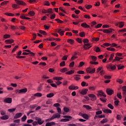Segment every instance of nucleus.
<instances>
[{
    "mask_svg": "<svg viewBox=\"0 0 126 126\" xmlns=\"http://www.w3.org/2000/svg\"><path fill=\"white\" fill-rule=\"evenodd\" d=\"M67 68L64 67L60 70L61 72H65V71H67Z\"/></svg>",
    "mask_w": 126,
    "mask_h": 126,
    "instance_id": "obj_26",
    "label": "nucleus"
},
{
    "mask_svg": "<svg viewBox=\"0 0 126 126\" xmlns=\"http://www.w3.org/2000/svg\"><path fill=\"white\" fill-rule=\"evenodd\" d=\"M74 66V62H72L70 63L69 67H73Z\"/></svg>",
    "mask_w": 126,
    "mask_h": 126,
    "instance_id": "obj_55",
    "label": "nucleus"
},
{
    "mask_svg": "<svg viewBox=\"0 0 126 126\" xmlns=\"http://www.w3.org/2000/svg\"><path fill=\"white\" fill-rule=\"evenodd\" d=\"M55 125H56V123L54 122H48L46 124L45 126H53Z\"/></svg>",
    "mask_w": 126,
    "mask_h": 126,
    "instance_id": "obj_16",
    "label": "nucleus"
},
{
    "mask_svg": "<svg viewBox=\"0 0 126 126\" xmlns=\"http://www.w3.org/2000/svg\"><path fill=\"white\" fill-rule=\"evenodd\" d=\"M98 92L100 94V97L101 96H103V97H107V95H106V94L104 93V92H103V91H99Z\"/></svg>",
    "mask_w": 126,
    "mask_h": 126,
    "instance_id": "obj_20",
    "label": "nucleus"
},
{
    "mask_svg": "<svg viewBox=\"0 0 126 126\" xmlns=\"http://www.w3.org/2000/svg\"><path fill=\"white\" fill-rule=\"evenodd\" d=\"M3 38L4 39H7L8 38H10V35L9 34H5L3 35Z\"/></svg>",
    "mask_w": 126,
    "mask_h": 126,
    "instance_id": "obj_44",
    "label": "nucleus"
},
{
    "mask_svg": "<svg viewBox=\"0 0 126 126\" xmlns=\"http://www.w3.org/2000/svg\"><path fill=\"white\" fill-rule=\"evenodd\" d=\"M16 109L15 108H11V109H9L8 110V112H9L10 113H12V112H14V111H15Z\"/></svg>",
    "mask_w": 126,
    "mask_h": 126,
    "instance_id": "obj_48",
    "label": "nucleus"
},
{
    "mask_svg": "<svg viewBox=\"0 0 126 126\" xmlns=\"http://www.w3.org/2000/svg\"><path fill=\"white\" fill-rule=\"evenodd\" d=\"M102 113V111L100 110V111H96L95 112V114L97 115H101Z\"/></svg>",
    "mask_w": 126,
    "mask_h": 126,
    "instance_id": "obj_60",
    "label": "nucleus"
},
{
    "mask_svg": "<svg viewBox=\"0 0 126 126\" xmlns=\"http://www.w3.org/2000/svg\"><path fill=\"white\" fill-rule=\"evenodd\" d=\"M57 111L60 115L62 114V109H61V108L57 107Z\"/></svg>",
    "mask_w": 126,
    "mask_h": 126,
    "instance_id": "obj_51",
    "label": "nucleus"
},
{
    "mask_svg": "<svg viewBox=\"0 0 126 126\" xmlns=\"http://www.w3.org/2000/svg\"><path fill=\"white\" fill-rule=\"evenodd\" d=\"M119 23V27L120 28H123L124 27V25H125V24L123 22H120Z\"/></svg>",
    "mask_w": 126,
    "mask_h": 126,
    "instance_id": "obj_42",
    "label": "nucleus"
},
{
    "mask_svg": "<svg viewBox=\"0 0 126 126\" xmlns=\"http://www.w3.org/2000/svg\"><path fill=\"white\" fill-rule=\"evenodd\" d=\"M4 14L7 16H14V14L11 13H4Z\"/></svg>",
    "mask_w": 126,
    "mask_h": 126,
    "instance_id": "obj_27",
    "label": "nucleus"
},
{
    "mask_svg": "<svg viewBox=\"0 0 126 126\" xmlns=\"http://www.w3.org/2000/svg\"><path fill=\"white\" fill-rule=\"evenodd\" d=\"M88 96L90 97V98H92V101H95V100L96 99V97L94 94H89Z\"/></svg>",
    "mask_w": 126,
    "mask_h": 126,
    "instance_id": "obj_8",
    "label": "nucleus"
},
{
    "mask_svg": "<svg viewBox=\"0 0 126 126\" xmlns=\"http://www.w3.org/2000/svg\"><path fill=\"white\" fill-rule=\"evenodd\" d=\"M81 26H82V27H84V28H90V26L86 24V23L81 24Z\"/></svg>",
    "mask_w": 126,
    "mask_h": 126,
    "instance_id": "obj_17",
    "label": "nucleus"
},
{
    "mask_svg": "<svg viewBox=\"0 0 126 126\" xmlns=\"http://www.w3.org/2000/svg\"><path fill=\"white\" fill-rule=\"evenodd\" d=\"M55 20V21H57L58 23H61V24L63 23V21L61 20L60 19H56Z\"/></svg>",
    "mask_w": 126,
    "mask_h": 126,
    "instance_id": "obj_38",
    "label": "nucleus"
},
{
    "mask_svg": "<svg viewBox=\"0 0 126 126\" xmlns=\"http://www.w3.org/2000/svg\"><path fill=\"white\" fill-rule=\"evenodd\" d=\"M14 40L13 39H7L5 40V43H8V44H11L12 43H13Z\"/></svg>",
    "mask_w": 126,
    "mask_h": 126,
    "instance_id": "obj_24",
    "label": "nucleus"
},
{
    "mask_svg": "<svg viewBox=\"0 0 126 126\" xmlns=\"http://www.w3.org/2000/svg\"><path fill=\"white\" fill-rule=\"evenodd\" d=\"M54 95H55V94H54V93H50V94H47L46 95V97H47V98H52V97H54Z\"/></svg>",
    "mask_w": 126,
    "mask_h": 126,
    "instance_id": "obj_21",
    "label": "nucleus"
},
{
    "mask_svg": "<svg viewBox=\"0 0 126 126\" xmlns=\"http://www.w3.org/2000/svg\"><path fill=\"white\" fill-rule=\"evenodd\" d=\"M92 46H90V43H85L84 45L83 46V48L84 50H88V49H90Z\"/></svg>",
    "mask_w": 126,
    "mask_h": 126,
    "instance_id": "obj_7",
    "label": "nucleus"
},
{
    "mask_svg": "<svg viewBox=\"0 0 126 126\" xmlns=\"http://www.w3.org/2000/svg\"><path fill=\"white\" fill-rule=\"evenodd\" d=\"M3 102L7 103L8 104H10L12 102V98L11 97L6 98L4 99Z\"/></svg>",
    "mask_w": 126,
    "mask_h": 126,
    "instance_id": "obj_5",
    "label": "nucleus"
},
{
    "mask_svg": "<svg viewBox=\"0 0 126 126\" xmlns=\"http://www.w3.org/2000/svg\"><path fill=\"white\" fill-rule=\"evenodd\" d=\"M85 64V63L84 62H81L80 63H79V67H81V66H83V65H84Z\"/></svg>",
    "mask_w": 126,
    "mask_h": 126,
    "instance_id": "obj_46",
    "label": "nucleus"
},
{
    "mask_svg": "<svg viewBox=\"0 0 126 126\" xmlns=\"http://www.w3.org/2000/svg\"><path fill=\"white\" fill-rule=\"evenodd\" d=\"M63 79V77H54L53 78L54 80H57L58 81L62 80Z\"/></svg>",
    "mask_w": 126,
    "mask_h": 126,
    "instance_id": "obj_22",
    "label": "nucleus"
},
{
    "mask_svg": "<svg viewBox=\"0 0 126 126\" xmlns=\"http://www.w3.org/2000/svg\"><path fill=\"white\" fill-rule=\"evenodd\" d=\"M113 31H114V30L112 29H106V30H103V33H112L113 32Z\"/></svg>",
    "mask_w": 126,
    "mask_h": 126,
    "instance_id": "obj_12",
    "label": "nucleus"
},
{
    "mask_svg": "<svg viewBox=\"0 0 126 126\" xmlns=\"http://www.w3.org/2000/svg\"><path fill=\"white\" fill-rule=\"evenodd\" d=\"M81 116L84 119H85L86 120H88L89 119V116H88V115L86 114H81Z\"/></svg>",
    "mask_w": 126,
    "mask_h": 126,
    "instance_id": "obj_18",
    "label": "nucleus"
},
{
    "mask_svg": "<svg viewBox=\"0 0 126 126\" xmlns=\"http://www.w3.org/2000/svg\"><path fill=\"white\" fill-rule=\"evenodd\" d=\"M94 50L96 53H98V52L100 51V48H99V47H96L95 48H95H94Z\"/></svg>",
    "mask_w": 126,
    "mask_h": 126,
    "instance_id": "obj_62",
    "label": "nucleus"
},
{
    "mask_svg": "<svg viewBox=\"0 0 126 126\" xmlns=\"http://www.w3.org/2000/svg\"><path fill=\"white\" fill-rule=\"evenodd\" d=\"M67 41L69 44H71V45H72L74 43V40L71 39H67Z\"/></svg>",
    "mask_w": 126,
    "mask_h": 126,
    "instance_id": "obj_25",
    "label": "nucleus"
},
{
    "mask_svg": "<svg viewBox=\"0 0 126 126\" xmlns=\"http://www.w3.org/2000/svg\"><path fill=\"white\" fill-rule=\"evenodd\" d=\"M107 107L109 108V109H111V110H114V106H113V105H112V104L111 103H109L107 105Z\"/></svg>",
    "mask_w": 126,
    "mask_h": 126,
    "instance_id": "obj_28",
    "label": "nucleus"
},
{
    "mask_svg": "<svg viewBox=\"0 0 126 126\" xmlns=\"http://www.w3.org/2000/svg\"><path fill=\"white\" fill-rule=\"evenodd\" d=\"M76 41H78V42L80 44H81V43H82V40L79 38H77Z\"/></svg>",
    "mask_w": 126,
    "mask_h": 126,
    "instance_id": "obj_64",
    "label": "nucleus"
},
{
    "mask_svg": "<svg viewBox=\"0 0 126 126\" xmlns=\"http://www.w3.org/2000/svg\"><path fill=\"white\" fill-rule=\"evenodd\" d=\"M27 119L26 115H24V116L21 118L22 122H25Z\"/></svg>",
    "mask_w": 126,
    "mask_h": 126,
    "instance_id": "obj_36",
    "label": "nucleus"
},
{
    "mask_svg": "<svg viewBox=\"0 0 126 126\" xmlns=\"http://www.w3.org/2000/svg\"><path fill=\"white\" fill-rule=\"evenodd\" d=\"M7 2H8V1H4L0 3V5H4V4H6Z\"/></svg>",
    "mask_w": 126,
    "mask_h": 126,
    "instance_id": "obj_59",
    "label": "nucleus"
},
{
    "mask_svg": "<svg viewBox=\"0 0 126 126\" xmlns=\"http://www.w3.org/2000/svg\"><path fill=\"white\" fill-rule=\"evenodd\" d=\"M27 92V89L25 88L21 90L17 89L15 90V93L16 94H24Z\"/></svg>",
    "mask_w": 126,
    "mask_h": 126,
    "instance_id": "obj_1",
    "label": "nucleus"
},
{
    "mask_svg": "<svg viewBox=\"0 0 126 126\" xmlns=\"http://www.w3.org/2000/svg\"><path fill=\"white\" fill-rule=\"evenodd\" d=\"M63 118L65 119H63L61 120V122L63 123H66V122H69V119H72V117L70 116H64Z\"/></svg>",
    "mask_w": 126,
    "mask_h": 126,
    "instance_id": "obj_2",
    "label": "nucleus"
},
{
    "mask_svg": "<svg viewBox=\"0 0 126 126\" xmlns=\"http://www.w3.org/2000/svg\"><path fill=\"white\" fill-rule=\"evenodd\" d=\"M29 14H30V15H31L32 16H34V15H35V12H34V11H31L29 13Z\"/></svg>",
    "mask_w": 126,
    "mask_h": 126,
    "instance_id": "obj_52",
    "label": "nucleus"
},
{
    "mask_svg": "<svg viewBox=\"0 0 126 126\" xmlns=\"http://www.w3.org/2000/svg\"><path fill=\"white\" fill-rule=\"evenodd\" d=\"M102 111L103 113H105V114H111L112 113V110L109 109H102Z\"/></svg>",
    "mask_w": 126,
    "mask_h": 126,
    "instance_id": "obj_13",
    "label": "nucleus"
},
{
    "mask_svg": "<svg viewBox=\"0 0 126 126\" xmlns=\"http://www.w3.org/2000/svg\"><path fill=\"white\" fill-rule=\"evenodd\" d=\"M8 118H9L8 116L5 115V116H3L1 117L0 119L3 120H8Z\"/></svg>",
    "mask_w": 126,
    "mask_h": 126,
    "instance_id": "obj_23",
    "label": "nucleus"
},
{
    "mask_svg": "<svg viewBox=\"0 0 126 126\" xmlns=\"http://www.w3.org/2000/svg\"><path fill=\"white\" fill-rule=\"evenodd\" d=\"M47 13H49L50 14H53V9L49 8L47 10Z\"/></svg>",
    "mask_w": 126,
    "mask_h": 126,
    "instance_id": "obj_37",
    "label": "nucleus"
},
{
    "mask_svg": "<svg viewBox=\"0 0 126 126\" xmlns=\"http://www.w3.org/2000/svg\"><path fill=\"white\" fill-rule=\"evenodd\" d=\"M72 73H74V71L73 70H70L69 71H67L65 73L66 74L70 75L72 74Z\"/></svg>",
    "mask_w": 126,
    "mask_h": 126,
    "instance_id": "obj_31",
    "label": "nucleus"
},
{
    "mask_svg": "<svg viewBox=\"0 0 126 126\" xmlns=\"http://www.w3.org/2000/svg\"><path fill=\"white\" fill-rule=\"evenodd\" d=\"M21 117H22V113H18L15 115L14 119H19V118H21Z\"/></svg>",
    "mask_w": 126,
    "mask_h": 126,
    "instance_id": "obj_10",
    "label": "nucleus"
},
{
    "mask_svg": "<svg viewBox=\"0 0 126 126\" xmlns=\"http://www.w3.org/2000/svg\"><path fill=\"white\" fill-rule=\"evenodd\" d=\"M14 123H16V124H19L20 123V119H17L13 121Z\"/></svg>",
    "mask_w": 126,
    "mask_h": 126,
    "instance_id": "obj_61",
    "label": "nucleus"
},
{
    "mask_svg": "<svg viewBox=\"0 0 126 126\" xmlns=\"http://www.w3.org/2000/svg\"><path fill=\"white\" fill-rule=\"evenodd\" d=\"M77 73H78V74H84V71H82V70H80L78 71Z\"/></svg>",
    "mask_w": 126,
    "mask_h": 126,
    "instance_id": "obj_56",
    "label": "nucleus"
},
{
    "mask_svg": "<svg viewBox=\"0 0 126 126\" xmlns=\"http://www.w3.org/2000/svg\"><path fill=\"white\" fill-rule=\"evenodd\" d=\"M108 122V119L107 118L103 119L102 121H100L101 124H104L105 123H107Z\"/></svg>",
    "mask_w": 126,
    "mask_h": 126,
    "instance_id": "obj_34",
    "label": "nucleus"
},
{
    "mask_svg": "<svg viewBox=\"0 0 126 126\" xmlns=\"http://www.w3.org/2000/svg\"><path fill=\"white\" fill-rule=\"evenodd\" d=\"M88 91V89H84L81 91L80 92L81 94L82 95H85L86 93H87V92Z\"/></svg>",
    "mask_w": 126,
    "mask_h": 126,
    "instance_id": "obj_19",
    "label": "nucleus"
},
{
    "mask_svg": "<svg viewBox=\"0 0 126 126\" xmlns=\"http://www.w3.org/2000/svg\"><path fill=\"white\" fill-rule=\"evenodd\" d=\"M60 118H61V115L58 113H56L53 115V116L51 117V119L52 120H54V119H60Z\"/></svg>",
    "mask_w": 126,
    "mask_h": 126,
    "instance_id": "obj_9",
    "label": "nucleus"
},
{
    "mask_svg": "<svg viewBox=\"0 0 126 126\" xmlns=\"http://www.w3.org/2000/svg\"><path fill=\"white\" fill-rule=\"evenodd\" d=\"M39 32L40 33V34H43V35H47V33H46V32L42 30H39Z\"/></svg>",
    "mask_w": 126,
    "mask_h": 126,
    "instance_id": "obj_45",
    "label": "nucleus"
},
{
    "mask_svg": "<svg viewBox=\"0 0 126 126\" xmlns=\"http://www.w3.org/2000/svg\"><path fill=\"white\" fill-rule=\"evenodd\" d=\"M79 36H80V37H85V33H84V32H81L79 33Z\"/></svg>",
    "mask_w": 126,
    "mask_h": 126,
    "instance_id": "obj_40",
    "label": "nucleus"
},
{
    "mask_svg": "<svg viewBox=\"0 0 126 126\" xmlns=\"http://www.w3.org/2000/svg\"><path fill=\"white\" fill-rule=\"evenodd\" d=\"M68 88L70 90H77L78 87L71 85L69 86Z\"/></svg>",
    "mask_w": 126,
    "mask_h": 126,
    "instance_id": "obj_14",
    "label": "nucleus"
},
{
    "mask_svg": "<svg viewBox=\"0 0 126 126\" xmlns=\"http://www.w3.org/2000/svg\"><path fill=\"white\" fill-rule=\"evenodd\" d=\"M86 71L87 73H94L95 71V68H92L91 67H89L86 69Z\"/></svg>",
    "mask_w": 126,
    "mask_h": 126,
    "instance_id": "obj_4",
    "label": "nucleus"
},
{
    "mask_svg": "<svg viewBox=\"0 0 126 126\" xmlns=\"http://www.w3.org/2000/svg\"><path fill=\"white\" fill-rule=\"evenodd\" d=\"M104 78L105 79H111V76L105 75Z\"/></svg>",
    "mask_w": 126,
    "mask_h": 126,
    "instance_id": "obj_63",
    "label": "nucleus"
},
{
    "mask_svg": "<svg viewBox=\"0 0 126 126\" xmlns=\"http://www.w3.org/2000/svg\"><path fill=\"white\" fill-rule=\"evenodd\" d=\"M17 6H18L17 4H13L12 5V7H13V8H18Z\"/></svg>",
    "mask_w": 126,
    "mask_h": 126,
    "instance_id": "obj_54",
    "label": "nucleus"
},
{
    "mask_svg": "<svg viewBox=\"0 0 126 126\" xmlns=\"http://www.w3.org/2000/svg\"><path fill=\"white\" fill-rule=\"evenodd\" d=\"M107 51H111V52H115L116 51V49L115 48H112L111 47H108L107 48Z\"/></svg>",
    "mask_w": 126,
    "mask_h": 126,
    "instance_id": "obj_35",
    "label": "nucleus"
},
{
    "mask_svg": "<svg viewBox=\"0 0 126 126\" xmlns=\"http://www.w3.org/2000/svg\"><path fill=\"white\" fill-rule=\"evenodd\" d=\"M56 18V14H53L51 15L50 18L51 19H55Z\"/></svg>",
    "mask_w": 126,
    "mask_h": 126,
    "instance_id": "obj_58",
    "label": "nucleus"
},
{
    "mask_svg": "<svg viewBox=\"0 0 126 126\" xmlns=\"http://www.w3.org/2000/svg\"><path fill=\"white\" fill-rule=\"evenodd\" d=\"M32 36H33V38L31 40L32 41H34V40L36 39V37L37 36V35L35 33H33Z\"/></svg>",
    "mask_w": 126,
    "mask_h": 126,
    "instance_id": "obj_49",
    "label": "nucleus"
},
{
    "mask_svg": "<svg viewBox=\"0 0 126 126\" xmlns=\"http://www.w3.org/2000/svg\"><path fill=\"white\" fill-rule=\"evenodd\" d=\"M83 107H84V108H86V109H87V110H91V109H92V107H91L89 105H83Z\"/></svg>",
    "mask_w": 126,
    "mask_h": 126,
    "instance_id": "obj_30",
    "label": "nucleus"
},
{
    "mask_svg": "<svg viewBox=\"0 0 126 126\" xmlns=\"http://www.w3.org/2000/svg\"><path fill=\"white\" fill-rule=\"evenodd\" d=\"M91 58L92 61H93L94 62H96V61H97V57H96L94 56H91Z\"/></svg>",
    "mask_w": 126,
    "mask_h": 126,
    "instance_id": "obj_33",
    "label": "nucleus"
},
{
    "mask_svg": "<svg viewBox=\"0 0 126 126\" xmlns=\"http://www.w3.org/2000/svg\"><path fill=\"white\" fill-rule=\"evenodd\" d=\"M117 97H118L119 99H122V93L121 92L117 94Z\"/></svg>",
    "mask_w": 126,
    "mask_h": 126,
    "instance_id": "obj_47",
    "label": "nucleus"
},
{
    "mask_svg": "<svg viewBox=\"0 0 126 126\" xmlns=\"http://www.w3.org/2000/svg\"><path fill=\"white\" fill-rule=\"evenodd\" d=\"M85 7L87 9H90V8H91V7H92V5H89V4H86V5H85Z\"/></svg>",
    "mask_w": 126,
    "mask_h": 126,
    "instance_id": "obj_29",
    "label": "nucleus"
},
{
    "mask_svg": "<svg viewBox=\"0 0 126 126\" xmlns=\"http://www.w3.org/2000/svg\"><path fill=\"white\" fill-rule=\"evenodd\" d=\"M17 4H19L20 5H26V3L24 2V1H20V0H15Z\"/></svg>",
    "mask_w": 126,
    "mask_h": 126,
    "instance_id": "obj_6",
    "label": "nucleus"
},
{
    "mask_svg": "<svg viewBox=\"0 0 126 126\" xmlns=\"http://www.w3.org/2000/svg\"><path fill=\"white\" fill-rule=\"evenodd\" d=\"M35 121H37V124L41 126V125H43V123H45V121L44 120H42V119L41 118H39L38 117H35Z\"/></svg>",
    "mask_w": 126,
    "mask_h": 126,
    "instance_id": "obj_3",
    "label": "nucleus"
},
{
    "mask_svg": "<svg viewBox=\"0 0 126 126\" xmlns=\"http://www.w3.org/2000/svg\"><path fill=\"white\" fill-rule=\"evenodd\" d=\"M63 111L65 112V113H68V112H69V109L67 108V107H64L63 108Z\"/></svg>",
    "mask_w": 126,
    "mask_h": 126,
    "instance_id": "obj_41",
    "label": "nucleus"
},
{
    "mask_svg": "<svg viewBox=\"0 0 126 126\" xmlns=\"http://www.w3.org/2000/svg\"><path fill=\"white\" fill-rule=\"evenodd\" d=\"M117 67H118V69H119V70L123 69V68H124V67H125V66H124V65L121 66V65H118Z\"/></svg>",
    "mask_w": 126,
    "mask_h": 126,
    "instance_id": "obj_43",
    "label": "nucleus"
},
{
    "mask_svg": "<svg viewBox=\"0 0 126 126\" xmlns=\"http://www.w3.org/2000/svg\"><path fill=\"white\" fill-rule=\"evenodd\" d=\"M67 57H68L67 55L64 56L62 58V60L66 61L67 60Z\"/></svg>",
    "mask_w": 126,
    "mask_h": 126,
    "instance_id": "obj_53",
    "label": "nucleus"
},
{
    "mask_svg": "<svg viewBox=\"0 0 126 126\" xmlns=\"http://www.w3.org/2000/svg\"><path fill=\"white\" fill-rule=\"evenodd\" d=\"M65 31H62L61 29H58V33L61 35V36H63Z\"/></svg>",
    "mask_w": 126,
    "mask_h": 126,
    "instance_id": "obj_15",
    "label": "nucleus"
},
{
    "mask_svg": "<svg viewBox=\"0 0 126 126\" xmlns=\"http://www.w3.org/2000/svg\"><path fill=\"white\" fill-rule=\"evenodd\" d=\"M34 96H35V97H42V94L37 93L34 94Z\"/></svg>",
    "mask_w": 126,
    "mask_h": 126,
    "instance_id": "obj_32",
    "label": "nucleus"
},
{
    "mask_svg": "<svg viewBox=\"0 0 126 126\" xmlns=\"http://www.w3.org/2000/svg\"><path fill=\"white\" fill-rule=\"evenodd\" d=\"M42 85H39L37 88V91L38 92H40L41 91V90H42Z\"/></svg>",
    "mask_w": 126,
    "mask_h": 126,
    "instance_id": "obj_50",
    "label": "nucleus"
},
{
    "mask_svg": "<svg viewBox=\"0 0 126 126\" xmlns=\"http://www.w3.org/2000/svg\"><path fill=\"white\" fill-rule=\"evenodd\" d=\"M106 93L108 94V95H111L113 94V93H114V91L110 89H107L106 90Z\"/></svg>",
    "mask_w": 126,
    "mask_h": 126,
    "instance_id": "obj_11",
    "label": "nucleus"
},
{
    "mask_svg": "<svg viewBox=\"0 0 126 126\" xmlns=\"http://www.w3.org/2000/svg\"><path fill=\"white\" fill-rule=\"evenodd\" d=\"M83 42L84 43V44H87V43H89V40L87 39H84Z\"/></svg>",
    "mask_w": 126,
    "mask_h": 126,
    "instance_id": "obj_57",
    "label": "nucleus"
},
{
    "mask_svg": "<svg viewBox=\"0 0 126 126\" xmlns=\"http://www.w3.org/2000/svg\"><path fill=\"white\" fill-rule=\"evenodd\" d=\"M60 66H65V62L63 61L60 63Z\"/></svg>",
    "mask_w": 126,
    "mask_h": 126,
    "instance_id": "obj_39",
    "label": "nucleus"
}]
</instances>
